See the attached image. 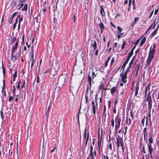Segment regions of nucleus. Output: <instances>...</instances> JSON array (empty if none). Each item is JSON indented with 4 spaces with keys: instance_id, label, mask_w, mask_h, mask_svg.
<instances>
[{
    "instance_id": "a878e982",
    "label": "nucleus",
    "mask_w": 159,
    "mask_h": 159,
    "mask_svg": "<svg viewBox=\"0 0 159 159\" xmlns=\"http://www.w3.org/2000/svg\"><path fill=\"white\" fill-rule=\"evenodd\" d=\"M133 54V50H132L131 51L129 52V55L127 57V58L130 59L131 57L132 56V55Z\"/></svg>"
},
{
    "instance_id": "ea45409f",
    "label": "nucleus",
    "mask_w": 159,
    "mask_h": 159,
    "mask_svg": "<svg viewBox=\"0 0 159 159\" xmlns=\"http://www.w3.org/2000/svg\"><path fill=\"white\" fill-rule=\"evenodd\" d=\"M89 155L91 157V159H94V157L93 156V152H89Z\"/></svg>"
},
{
    "instance_id": "2eb2a0df",
    "label": "nucleus",
    "mask_w": 159,
    "mask_h": 159,
    "mask_svg": "<svg viewBox=\"0 0 159 159\" xmlns=\"http://www.w3.org/2000/svg\"><path fill=\"white\" fill-rule=\"evenodd\" d=\"M99 138L98 140V148H100L101 144V140L102 137L100 138V134L99 133H98Z\"/></svg>"
},
{
    "instance_id": "c03bdc74",
    "label": "nucleus",
    "mask_w": 159,
    "mask_h": 159,
    "mask_svg": "<svg viewBox=\"0 0 159 159\" xmlns=\"http://www.w3.org/2000/svg\"><path fill=\"white\" fill-rule=\"evenodd\" d=\"M13 18H12V17H10V18L9 20V23L10 24H11L12 23L13 21Z\"/></svg>"
},
{
    "instance_id": "864d4df0",
    "label": "nucleus",
    "mask_w": 159,
    "mask_h": 159,
    "mask_svg": "<svg viewBox=\"0 0 159 159\" xmlns=\"http://www.w3.org/2000/svg\"><path fill=\"white\" fill-rule=\"evenodd\" d=\"M25 80H24L23 84L21 86V89H22L23 88L25 87Z\"/></svg>"
},
{
    "instance_id": "4be33fe9",
    "label": "nucleus",
    "mask_w": 159,
    "mask_h": 159,
    "mask_svg": "<svg viewBox=\"0 0 159 159\" xmlns=\"http://www.w3.org/2000/svg\"><path fill=\"white\" fill-rule=\"evenodd\" d=\"M146 40V38L145 37H144L142 40H141L140 43V46H142L145 43Z\"/></svg>"
},
{
    "instance_id": "5fc2aeb1",
    "label": "nucleus",
    "mask_w": 159,
    "mask_h": 159,
    "mask_svg": "<svg viewBox=\"0 0 159 159\" xmlns=\"http://www.w3.org/2000/svg\"><path fill=\"white\" fill-rule=\"evenodd\" d=\"M139 39L137 40V41L134 43V44L135 45H136L139 43Z\"/></svg>"
},
{
    "instance_id": "69168bd1",
    "label": "nucleus",
    "mask_w": 159,
    "mask_h": 159,
    "mask_svg": "<svg viewBox=\"0 0 159 159\" xmlns=\"http://www.w3.org/2000/svg\"><path fill=\"white\" fill-rule=\"evenodd\" d=\"M158 12V10L157 9H156L155 10L154 12V15H156Z\"/></svg>"
},
{
    "instance_id": "f3484780",
    "label": "nucleus",
    "mask_w": 159,
    "mask_h": 159,
    "mask_svg": "<svg viewBox=\"0 0 159 159\" xmlns=\"http://www.w3.org/2000/svg\"><path fill=\"white\" fill-rule=\"evenodd\" d=\"M129 60V59L127 58V59H126V60H125V61L124 62V63L122 66V69H123V71L124 70L125 68V66L126 65V64H127Z\"/></svg>"
},
{
    "instance_id": "774afa93",
    "label": "nucleus",
    "mask_w": 159,
    "mask_h": 159,
    "mask_svg": "<svg viewBox=\"0 0 159 159\" xmlns=\"http://www.w3.org/2000/svg\"><path fill=\"white\" fill-rule=\"evenodd\" d=\"M104 159H108L109 157L108 156L105 155L104 156Z\"/></svg>"
},
{
    "instance_id": "7ed1b4c3",
    "label": "nucleus",
    "mask_w": 159,
    "mask_h": 159,
    "mask_svg": "<svg viewBox=\"0 0 159 159\" xmlns=\"http://www.w3.org/2000/svg\"><path fill=\"white\" fill-rule=\"evenodd\" d=\"M151 131L149 133V135L148 136V143H147L148 146V148H150V147H152V143L153 142V139L152 138V128H150Z\"/></svg>"
},
{
    "instance_id": "8fccbe9b",
    "label": "nucleus",
    "mask_w": 159,
    "mask_h": 159,
    "mask_svg": "<svg viewBox=\"0 0 159 159\" xmlns=\"http://www.w3.org/2000/svg\"><path fill=\"white\" fill-rule=\"evenodd\" d=\"M5 87V83H4L3 86L2 87V91L3 92H4V89Z\"/></svg>"
},
{
    "instance_id": "c756f323",
    "label": "nucleus",
    "mask_w": 159,
    "mask_h": 159,
    "mask_svg": "<svg viewBox=\"0 0 159 159\" xmlns=\"http://www.w3.org/2000/svg\"><path fill=\"white\" fill-rule=\"evenodd\" d=\"M18 22V19L17 18H16V19L15 21L14 22V24L13 26V29H14L16 26V25L17 24Z\"/></svg>"
},
{
    "instance_id": "473e14b6",
    "label": "nucleus",
    "mask_w": 159,
    "mask_h": 159,
    "mask_svg": "<svg viewBox=\"0 0 159 159\" xmlns=\"http://www.w3.org/2000/svg\"><path fill=\"white\" fill-rule=\"evenodd\" d=\"M35 61V59H32L31 65V68L33 67L34 62Z\"/></svg>"
},
{
    "instance_id": "37998d69",
    "label": "nucleus",
    "mask_w": 159,
    "mask_h": 159,
    "mask_svg": "<svg viewBox=\"0 0 159 159\" xmlns=\"http://www.w3.org/2000/svg\"><path fill=\"white\" fill-rule=\"evenodd\" d=\"M93 147L92 145H90V152H93Z\"/></svg>"
},
{
    "instance_id": "f257e3e1",
    "label": "nucleus",
    "mask_w": 159,
    "mask_h": 159,
    "mask_svg": "<svg viewBox=\"0 0 159 159\" xmlns=\"http://www.w3.org/2000/svg\"><path fill=\"white\" fill-rule=\"evenodd\" d=\"M153 47L151 46L149 49V51L148 53V56L147 60L146 65L149 66L151 63V61L154 57V54L155 52V48L156 46L155 43L152 44Z\"/></svg>"
},
{
    "instance_id": "cd10ccee",
    "label": "nucleus",
    "mask_w": 159,
    "mask_h": 159,
    "mask_svg": "<svg viewBox=\"0 0 159 159\" xmlns=\"http://www.w3.org/2000/svg\"><path fill=\"white\" fill-rule=\"evenodd\" d=\"M14 91H13V96H10L8 99V101L9 102H10L11 100H12L13 98V97L14 96Z\"/></svg>"
},
{
    "instance_id": "a211bd4d",
    "label": "nucleus",
    "mask_w": 159,
    "mask_h": 159,
    "mask_svg": "<svg viewBox=\"0 0 159 159\" xmlns=\"http://www.w3.org/2000/svg\"><path fill=\"white\" fill-rule=\"evenodd\" d=\"M139 17H135L134 18V21L132 22L131 24V25L133 26H134V25H135V24H136L137 23V22L139 20Z\"/></svg>"
},
{
    "instance_id": "412c9836",
    "label": "nucleus",
    "mask_w": 159,
    "mask_h": 159,
    "mask_svg": "<svg viewBox=\"0 0 159 159\" xmlns=\"http://www.w3.org/2000/svg\"><path fill=\"white\" fill-rule=\"evenodd\" d=\"M110 59H111V56H109L107 58L106 61L105 62L104 64H105V67H106L108 65V63L109 60H110Z\"/></svg>"
},
{
    "instance_id": "13d9d810",
    "label": "nucleus",
    "mask_w": 159,
    "mask_h": 159,
    "mask_svg": "<svg viewBox=\"0 0 159 159\" xmlns=\"http://www.w3.org/2000/svg\"><path fill=\"white\" fill-rule=\"evenodd\" d=\"M12 153V152L11 151L10 152V150L9 149V154L8 155L10 156H11Z\"/></svg>"
},
{
    "instance_id": "680f3d73",
    "label": "nucleus",
    "mask_w": 159,
    "mask_h": 159,
    "mask_svg": "<svg viewBox=\"0 0 159 159\" xmlns=\"http://www.w3.org/2000/svg\"><path fill=\"white\" fill-rule=\"evenodd\" d=\"M121 36L118 33L117 34V38H118V39H119L121 38Z\"/></svg>"
},
{
    "instance_id": "49530a36",
    "label": "nucleus",
    "mask_w": 159,
    "mask_h": 159,
    "mask_svg": "<svg viewBox=\"0 0 159 159\" xmlns=\"http://www.w3.org/2000/svg\"><path fill=\"white\" fill-rule=\"evenodd\" d=\"M121 36H125V34H124V32H123V33H122L121 32H120L119 33H118Z\"/></svg>"
},
{
    "instance_id": "ddd939ff",
    "label": "nucleus",
    "mask_w": 159,
    "mask_h": 159,
    "mask_svg": "<svg viewBox=\"0 0 159 159\" xmlns=\"http://www.w3.org/2000/svg\"><path fill=\"white\" fill-rule=\"evenodd\" d=\"M92 106L93 113L94 115H95L96 113V107L95 105L94 102L93 101H92Z\"/></svg>"
},
{
    "instance_id": "e2e57ef3",
    "label": "nucleus",
    "mask_w": 159,
    "mask_h": 159,
    "mask_svg": "<svg viewBox=\"0 0 159 159\" xmlns=\"http://www.w3.org/2000/svg\"><path fill=\"white\" fill-rule=\"evenodd\" d=\"M13 4L14 6H16V4H17V2H16V1H14L13 2Z\"/></svg>"
},
{
    "instance_id": "4468645a",
    "label": "nucleus",
    "mask_w": 159,
    "mask_h": 159,
    "mask_svg": "<svg viewBox=\"0 0 159 159\" xmlns=\"http://www.w3.org/2000/svg\"><path fill=\"white\" fill-rule=\"evenodd\" d=\"M139 88V85L138 84H137L136 85L135 89V93L134 96H136L138 92V91Z\"/></svg>"
},
{
    "instance_id": "bb28decb",
    "label": "nucleus",
    "mask_w": 159,
    "mask_h": 159,
    "mask_svg": "<svg viewBox=\"0 0 159 159\" xmlns=\"http://www.w3.org/2000/svg\"><path fill=\"white\" fill-rule=\"evenodd\" d=\"M2 73L3 74V76L4 77H5V74L6 73V70L5 68L4 67L3 64L2 65Z\"/></svg>"
},
{
    "instance_id": "3c124183",
    "label": "nucleus",
    "mask_w": 159,
    "mask_h": 159,
    "mask_svg": "<svg viewBox=\"0 0 159 159\" xmlns=\"http://www.w3.org/2000/svg\"><path fill=\"white\" fill-rule=\"evenodd\" d=\"M23 20V18L22 17H21L20 18H19L18 23H20V22L22 21Z\"/></svg>"
},
{
    "instance_id": "72a5a7b5",
    "label": "nucleus",
    "mask_w": 159,
    "mask_h": 159,
    "mask_svg": "<svg viewBox=\"0 0 159 159\" xmlns=\"http://www.w3.org/2000/svg\"><path fill=\"white\" fill-rule=\"evenodd\" d=\"M33 46H32L31 47V51H32V53H31V58H32V59H34V50L33 49Z\"/></svg>"
},
{
    "instance_id": "58836bf2",
    "label": "nucleus",
    "mask_w": 159,
    "mask_h": 159,
    "mask_svg": "<svg viewBox=\"0 0 159 159\" xmlns=\"http://www.w3.org/2000/svg\"><path fill=\"white\" fill-rule=\"evenodd\" d=\"M150 85V84H148V85L147 86V87L146 88V89H145V95L146 96V95H147V90L148 89V88L149 87Z\"/></svg>"
},
{
    "instance_id": "393cba45",
    "label": "nucleus",
    "mask_w": 159,
    "mask_h": 159,
    "mask_svg": "<svg viewBox=\"0 0 159 159\" xmlns=\"http://www.w3.org/2000/svg\"><path fill=\"white\" fill-rule=\"evenodd\" d=\"M99 26L100 29H104L103 24L101 21L99 24Z\"/></svg>"
},
{
    "instance_id": "a18cd8bd",
    "label": "nucleus",
    "mask_w": 159,
    "mask_h": 159,
    "mask_svg": "<svg viewBox=\"0 0 159 159\" xmlns=\"http://www.w3.org/2000/svg\"><path fill=\"white\" fill-rule=\"evenodd\" d=\"M99 90H101L102 91V90H103V85H100L99 87Z\"/></svg>"
},
{
    "instance_id": "6e6d98bb",
    "label": "nucleus",
    "mask_w": 159,
    "mask_h": 159,
    "mask_svg": "<svg viewBox=\"0 0 159 159\" xmlns=\"http://www.w3.org/2000/svg\"><path fill=\"white\" fill-rule=\"evenodd\" d=\"M154 12V10H153L150 13L149 16V18H150L152 16Z\"/></svg>"
},
{
    "instance_id": "e433bc0d",
    "label": "nucleus",
    "mask_w": 159,
    "mask_h": 159,
    "mask_svg": "<svg viewBox=\"0 0 159 159\" xmlns=\"http://www.w3.org/2000/svg\"><path fill=\"white\" fill-rule=\"evenodd\" d=\"M125 40L124 41H123V43L122 45V46H121V49H123L124 48V47H125Z\"/></svg>"
},
{
    "instance_id": "6ab92c4d",
    "label": "nucleus",
    "mask_w": 159,
    "mask_h": 159,
    "mask_svg": "<svg viewBox=\"0 0 159 159\" xmlns=\"http://www.w3.org/2000/svg\"><path fill=\"white\" fill-rule=\"evenodd\" d=\"M100 13L102 17L105 16L104 9L102 6L100 7Z\"/></svg>"
},
{
    "instance_id": "2f4dec72",
    "label": "nucleus",
    "mask_w": 159,
    "mask_h": 159,
    "mask_svg": "<svg viewBox=\"0 0 159 159\" xmlns=\"http://www.w3.org/2000/svg\"><path fill=\"white\" fill-rule=\"evenodd\" d=\"M117 29L118 31V33L122 32V29L119 26H118L117 27Z\"/></svg>"
},
{
    "instance_id": "09e8293b",
    "label": "nucleus",
    "mask_w": 159,
    "mask_h": 159,
    "mask_svg": "<svg viewBox=\"0 0 159 159\" xmlns=\"http://www.w3.org/2000/svg\"><path fill=\"white\" fill-rule=\"evenodd\" d=\"M145 119V117H144L143 118V119L142 120H141V123H142V124H143V125L144 124Z\"/></svg>"
},
{
    "instance_id": "9b49d317",
    "label": "nucleus",
    "mask_w": 159,
    "mask_h": 159,
    "mask_svg": "<svg viewBox=\"0 0 159 159\" xmlns=\"http://www.w3.org/2000/svg\"><path fill=\"white\" fill-rule=\"evenodd\" d=\"M18 44V43L17 41H16L15 43V44L13 46L11 50V52H12V53H14L16 50L17 49V46Z\"/></svg>"
},
{
    "instance_id": "bf43d9fd",
    "label": "nucleus",
    "mask_w": 159,
    "mask_h": 159,
    "mask_svg": "<svg viewBox=\"0 0 159 159\" xmlns=\"http://www.w3.org/2000/svg\"><path fill=\"white\" fill-rule=\"evenodd\" d=\"M111 101L110 100H109L108 101V106L109 108H110L111 106Z\"/></svg>"
},
{
    "instance_id": "4c0bfd02",
    "label": "nucleus",
    "mask_w": 159,
    "mask_h": 159,
    "mask_svg": "<svg viewBox=\"0 0 159 159\" xmlns=\"http://www.w3.org/2000/svg\"><path fill=\"white\" fill-rule=\"evenodd\" d=\"M22 51L23 52L25 51L26 54L27 53L28 51L27 49V48L26 46H24V48L22 50Z\"/></svg>"
},
{
    "instance_id": "5701e85b",
    "label": "nucleus",
    "mask_w": 159,
    "mask_h": 159,
    "mask_svg": "<svg viewBox=\"0 0 159 159\" xmlns=\"http://www.w3.org/2000/svg\"><path fill=\"white\" fill-rule=\"evenodd\" d=\"M27 7L28 5L26 3L25 4L24 7L22 9V11H26L27 10Z\"/></svg>"
},
{
    "instance_id": "de8ad7c7",
    "label": "nucleus",
    "mask_w": 159,
    "mask_h": 159,
    "mask_svg": "<svg viewBox=\"0 0 159 159\" xmlns=\"http://www.w3.org/2000/svg\"><path fill=\"white\" fill-rule=\"evenodd\" d=\"M125 92V90L124 89H123L121 91V92L120 93V94L122 96H124V93Z\"/></svg>"
},
{
    "instance_id": "9d476101",
    "label": "nucleus",
    "mask_w": 159,
    "mask_h": 159,
    "mask_svg": "<svg viewBox=\"0 0 159 159\" xmlns=\"http://www.w3.org/2000/svg\"><path fill=\"white\" fill-rule=\"evenodd\" d=\"M117 90V89L116 86H114L111 88L110 89V92L111 95L113 96L114 93Z\"/></svg>"
},
{
    "instance_id": "7c9ffc66",
    "label": "nucleus",
    "mask_w": 159,
    "mask_h": 159,
    "mask_svg": "<svg viewBox=\"0 0 159 159\" xmlns=\"http://www.w3.org/2000/svg\"><path fill=\"white\" fill-rule=\"evenodd\" d=\"M157 30H155L153 32L152 34V37H153L154 35L157 34Z\"/></svg>"
},
{
    "instance_id": "f03ea898",
    "label": "nucleus",
    "mask_w": 159,
    "mask_h": 159,
    "mask_svg": "<svg viewBox=\"0 0 159 159\" xmlns=\"http://www.w3.org/2000/svg\"><path fill=\"white\" fill-rule=\"evenodd\" d=\"M97 75L93 71L91 75H90L89 74L88 77V81L89 84V88L90 89L92 86V81H93V79ZM94 81H92L93 84Z\"/></svg>"
},
{
    "instance_id": "338daca9",
    "label": "nucleus",
    "mask_w": 159,
    "mask_h": 159,
    "mask_svg": "<svg viewBox=\"0 0 159 159\" xmlns=\"http://www.w3.org/2000/svg\"><path fill=\"white\" fill-rule=\"evenodd\" d=\"M25 0H19V3H21L25 1Z\"/></svg>"
},
{
    "instance_id": "c9c22d12",
    "label": "nucleus",
    "mask_w": 159,
    "mask_h": 159,
    "mask_svg": "<svg viewBox=\"0 0 159 159\" xmlns=\"http://www.w3.org/2000/svg\"><path fill=\"white\" fill-rule=\"evenodd\" d=\"M111 125L112 126V128H113L114 125V121L113 120V119H112L111 120Z\"/></svg>"
},
{
    "instance_id": "f704fd0d",
    "label": "nucleus",
    "mask_w": 159,
    "mask_h": 159,
    "mask_svg": "<svg viewBox=\"0 0 159 159\" xmlns=\"http://www.w3.org/2000/svg\"><path fill=\"white\" fill-rule=\"evenodd\" d=\"M131 66H129L128 68H127L126 71L125 72L127 73H128L130 71V69L131 68Z\"/></svg>"
},
{
    "instance_id": "423d86ee",
    "label": "nucleus",
    "mask_w": 159,
    "mask_h": 159,
    "mask_svg": "<svg viewBox=\"0 0 159 159\" xmlns=\"http://www.w3.org/2000/svg\"><path fill=\"white\" fill-rule=\"evenodd\" d=\"M120 76L121 77V81L124 83H125L127 81V73L124 72L122 74L121 73Z\"/></svg>"
},
{
    "instance_id": "4d7b16f0",
    "label": "nucleus",
    "mask_w": 159,
    "mask_h": 159,
    "mask_svg": "<svg viewBox=\"0 0 159 159\" xmlns=\"http://www.w3.org/2000/svg\"><path fill=\"white\" fill-rule=\"evenodd\" d=\"M142 152L144 153H146V151H145V147H144V146H143V148H142Z\"/></svg>"
},
{
    "instance_id": "39448f33",
    "label": "nucleus",
    "mask_w": 159,
    "mask_h": 159,
    "mask_svg": "<svg viewBox=\"0 0 159 159\" xmlns=\"http://www.w3.org/2000/svg\"><path fill=\"white\" fill-rule=\"evenodd\" d=\"M117 143L120 144L121 147L123 151L124 150V143L122 139L119 136H118L116 138Z\"/></svg>"
},
{
    "instance_id": "aec40b11",
    "label": "nucleus",
    "mask_w": 159,
    "mask_h": 159,
    "mask_svg": "<svg viewBox=\"0 0 159 159\" xmlns=\"http://www.w3.org/2000/svg\"><path fill=\"white\" fill-rule=\"evenodd\" d=\"M91 47L92 48L97 46V42L95 40H92L91 41Z\"/></svg>"
},
{
    "instance_id": "79ce46f5",
    "label": "nucleus",
    "mask_w": 159,
    "mask_h": 159,
    "mask_svg": "<svg viewBox=\"0 0 159 159\" xmlns=\"http://www.w3.org/2000/svg\"><path fill=\"white\" fill-rule=\"evenodd\" d=\"M106 111V106L105 105L104 106V111H103V115H104L105 114L106 115V113H105Z\"/></svg>"
},
{
    "instance_id": "052dcab7",
    "label": "nucleus",
    "mask_w": 159,
    "mask_h": 159,
    "mask_svg": "<svg viewBox=\"0 0 159 159\" xmlns=\"http://www.w3.org/2000/svg\"><path fill=\"white\" fill-rule=\"evenodd\" d=\"M95 51V55L96 56H97L98 55V49H97V50H96Z\"/></svg>"
},
{
    "instance_id": "f8f14e48",
    "label": "nucleus",
    "mask_w": 159,
    "mask_h": 159,
    "mask_svg": "<svg viewBox=\"0 0 159 159\" xmlns=\"http://www.w3.org/2000/svg\"><path fill=\"white\" fill-rule=\"evenodd\" d=\"M115 121L116 122V125L117 126L118 125V126H120L121 120L120 118H117V117L115 119Z\"/></svg>"
},
{
    "instance_id": "0e129e2a",
    "label": "nucleus",
    "mask_w": 159,
    "mask_h": 159,
    "mask_svg": "<svg viewBox=\"0 0 159 159\" xmlns=\"http://www.w3.org/2000/svg\"><path fill=\"white\" fill-rule=\"evenodd\" d=\"M18 13V12H15L12 14V15L15 17Z\"/></svg>"
},
{
    "instance_id": "0eeeda50",
    "label": "nucleus",
    "mask_w": 159,
    "mask_h": 159,
    "mask_svg": "<svg viewBox=\"0 0 159 159\" xmlns=\"http://www.w3.org/2000/svg\"><path fill=\"white\" fill-rule=\"evenodd\" d=\"M146 101L147 102H148V108L149 109L151 110L152 106V101L151 97H148L146 99Z\"/></svg>"
},
{
    "instance_id": "c85d7f7f",
    "label": "nucleus",
    "mask_w": 159,
    "mask_h": 159,
    "mask_svg": "<svg viewBox=\"0 0 159 159\" xmlns=\"http://www.w3.org/2000/svg\"><path fill=\"white\" fill-rule=\"evenodd\" d=\"M115 61V59L114 57H113L111 60L110 66H111Z\"/></svg>"
},
{
    "instance_id": "20e7f679",
    "label": "nucleus",
    "mask_w": 159,
    "mask_h": 159,
    "mask_svg": "<svg viewBox=\"0 0 159 159\" xmlns=\"http://www.w3.org/2000/svg\"><path fill=\"white\" fill-rule=\"evenodd\" d=\"M14 53L11 52V59L12 61L15 62L16 61L17 59L19 57L20 55V53L17 52L16 54V55L14 54Z\"/></svg>"
},
{
    "instance_id": "1a4fd4ad",
    "label": "nucleus",
    "mask_w": 159,
    "mask_h": 159,
    "mask_svg": "<svg viewBox=\"0 0 159 159\" xmlns=\"http://www.w3.org/2000/svg\"><path fill=\"white\" fill-rule=\"evenodd\" d=\"M143 132L144 134V140H146V141H147V136L148 135V133L147 131V128L146 127H145L143 129Z\"/></svg>"
},
{
    "instance_id": "6e6552de",
    "label": "nucleus",
    "mask_w": 159,
    "mask_h": 159,
    "mask_svg": "<svg viewBox=\"0 0 159 159\" xmlns=\"http://www.w3.org/2000/svg\"><path fill=\"white\" fill-rule=\"evenodd\" d=\"M66 78L63 76H61L58 78V82L61 85H63L65 83Z\"/></svg>"
},
{
    "instance_id": "b1692460",
    "label": "nucleus",
    "mask_w": 159,
    "mask_h": 159,
    "mask_svg": "<svg viewBox=\"0 0 159 159\" xmlns=\"http://www.w3.org/2000/svg\"><path fill=\"white\" fill-rule=\"evenodd\" d=\"M89 132L88 131V132L87 133V137L85 139H86L85 144H86V145H87L88 142V141L89 138Z\"/></svg>"
},
{
    "instance_id": "603ef678",
    "label": "nucleus",
    "mask_w": 159,
    "mask_h": 159,
    "mask_svg": "<svg viewBox=\"0 0 159 159\" xmlns=\"http://www.w3.org/2000/svg\"><path fill=\"white\" fill-rule=\"evenodd\" d=\"M130 116L132 118V120H133L134 119V115L131 112H130Z\"/></svg>"
},
{
    "instance_id": "dca6fc26",
    "label": "nucleus",
    "mask_w": 159,
    "mask_h": 159,
    "mask_svg": "<svg viewBox=\"0 0 159 159\" xmlns=\"http://www.w3.org/2000/svg\"><path fill=\"white\" fill-rule=\"evenodd\" d=\"M148 152L150 154V157L151 159L153 158V157L152 154V152L153 151V147L148 148Z\"/></svg>"
},
{
    "instance_id": "a19ab883",
    "label": "nucleus",
    "mask_w": 159,
    "mask_h": 159,
    "mask_svg": "<svg viewBox=\"0 0 159 159\" xmlns=\"http://www.w3.org/2000/svg\"><path fill=\"white\" fill-rule=\"evenodd\" d=\"M86 129H85L84 131V134L83 135V138L84 139H86Z\"/></svg>"
}]
</instances>
